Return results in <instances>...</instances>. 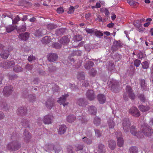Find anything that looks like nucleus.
Wrapping results in <instances>:
<instances>
[{
    "instance_id": "34",
    "label": "nucleus",
    "mask_w": 153,
    "mask_h": 153,
    "mask_svg": "<svg viewBox=\"0 0 153 153\" xmlns=\"http://www.w3.org/2000/svg\"><path fill=\"white\" fill-rule=\"evenodd\" d=\"M138 148L136 146H132L129 149L130 153H137Z\"/></svg>"
},
{
    "instance_id": "32",
    "label": "nucleus",
    "mask_w": 153,
    "mask_h": 153,
    "mask_svg": "<svg viewBox=\"0 0 153 153\" xmlns=\"http://www.w3.org/2000/svg\"><path fill=\"white\" fill-rule=\"evenodd\" d=\"M76 117L74 115H69L68 116L67 120L68 122L69 123H72L75 120Z\"/></svg>"
},
{
    "instance_id": "4",
    "label": "nucleus",
    "mask_w": 153,
    "mask_h": 153,
    "mask_svg": "<svg viewBox=\"0 0 153 153\" xmlns=\"http://www.w3.org/2000/svg\"><path fill=\"white\" fill-rule=\"evenodd\" d=\"M69 96L68 94H65L64 95H62L59 100H57L58 103L61 105H63L64 106L67 105L68 104V102H65L67 97Z\"/></svg>"
},
{
    "instance_id": "42",
    "label": "nucleus",
    "mask_w": 153,
    "mask_h": 153,
    "mask_svg": "<svg viewBox=\"0 0 153 153\" xmlns=\"http://www.w3.org/2000/svg\"><path fill=\"white\" fill-rule=\"evenodd\" d=\"M73 146L75 148V150L76 151L81 150L83 149V146L77 144L75 146Z\"/></svg>"
},
{
    "instance_id": "44",
    "label": "nucleus",
    "mask_w": 153,
    "mask_h": 153,
    "mask_svg": "<svg viewBox=\"0 0 153 153\" xmlns=\"http://www.w3.org/2000/svg\"><path fill=\"white\" fill-rule=\"evenodd\" d=\"M22 126L25 127H29V125L28 124V121L27 120L25 119H24L23 121L22 122Z\"/></svg>"
},
{
    "instance_id": "60",
    "label": "nucleus",
    "mask_w": 153,
    "mask_h": 153,
    "mask_svg": "<svg viewBox=\"0 0 153 153\" xmlns=\"http://www.w3.org/2000/svg\"><path fill=\"white\" fill-rule=\"evenodd\" d=\"M56 11L58 13L61 14L63 13L64 10L62 7H60L57 9Z\"/></svg>"
},
{
    "instance_id": "62",
    "label": "nucleus",
    "mask_w": 153,
    "mask_h": 153,
    "mask_svg": "<svg viewBox=\"0 0 153 153\" xmlns=\"http://www.w3.org/2000/svg\"><path fill=\"white\" fill-rule=\"evenodd\" d=\"M26 27L25 25H23L20 28L19 30L21 32H24L26 30Z\"/></svg>"
},
{
    "instance_id": "51",
    "label": "nucleus",
    "mask_w": 153,
    "mask_h": 153,
    "mask_svg": "<svg viewBox=\"0 0 153 153\" xmlns=\"http://www.w3.org/2000/svg\"><path fill=\"white\" fill-rule=\"evenodd\" d=\"M91 69V70L89 72V74L92 76H95L96 74L95 70L93 68Z\"/></svg>"
},
{
    "instance_id": "16",
    "label": "nucleus",
    "mask_w": 153,
    "mask_h": 153,
    "mask_svg": "<svg viewBox=\"0 0 153 153\" xmlns=\"http://www.w3.org/2000/svg\"><path fill=\"white\" fill-rule=\"evenodd\" d=\"M97 99L100 104H103L106 101L105 96L102 94L98 95L97 96Z\"/></svg>"
},
{
    "instance_id": "6",
    "label": "nucleus",
    "mask_w": 153,
    "mask_h": 153,
    "mask_svg": "<svg viewBox=\"0 0 153 153\" xmlns=\"http://www.w3.org/2000/svg\"><path fill=\"white\" fill-rule=\"evenodd\" d=\"M129 112L132 116L136 117H139L140 115V112L136 107H132L130 109Z\"/></svg>"
},
{
    "instance_id": "30",
    "label": "nucleus",
    "mask_w": 153,
    "mask_h": 153,
    "mask_svg": "<svg viewBox=\"0 0 153 153\" xmlns=\"http://www.w3.org/2000/svg\"><path fill=\"white\" fill-rule=\"evenodd\" d=\"M27 98L30 102H33L35 101L36 97L34 94H32L28 95Z\"/></svg>"
},
{
    "instance_id": "7",
    "label": "nucleus",
    "mask_w": 153,
    "mask_h": 153,
    "mask_svg": "<svg viewBox=\"0 0 153 153\" xmlns=\"http://www.w3.org/2000/svg\"><path fill=\"white\" fill-rule=\"evenodd\" d=\"M76 104L79 106L85 107L87 105L88 102L84 98L78 99L76 101Z\"/></svg>"
},
{
    "instance_id": "53",
    "label": "nucleus",
    "mask_w": 153,
    "mask_h": 153,
    "mask_svg": "<svg viewBox=\"0 0 153 153\" xmlns=\"http://www.w3.org/2000/svg\"><path fill=\"white\" fill-rule=\"evenodd\" d=\"M103 36V34L101 32L96 30V36L97 37L101 38Z\"/></svg>"
},
{
    "instance_id": "54",
    "label": "nucleus",
    "mask_w": 153,
    "mask_h": 153,
    "mask_svg": "<svg viewBox=\"0 0 153 153\" xmlns=\"http://www.w3.org/2000/svg\"><path fill=\"white\" fill-rule=\"evenodd\" d=\"M138 98L142 102H145L146 99L143 95L142 94H140L138 96Z\"/></svg>"
},
{
    "instance_id": "3",
    "label": "nucleus",
    "mask_w": 153,
    "mask_h": 153,
    "mask_svg": "<svg viewBox=\"0 0 153 153\" xmlns=\"http://www.w3.org/2000/svg\"><path fill=\"white\" fill-rule=\"evenodd\" d=\"M13 91V87L11 85H9L4 87L3 93L4 96L8 97L11 94Z\"/></svg>"
},
{
    "instance_id": "49",
    "label": "nucleus",
    "mask_w": 153,
    "mask_h": 153,
    "mask_svg": "<svg viewBox=\"0 0 153 153\" xmlns=\"http://www.w3.org/2000/svg\"><path fill=\"white\" fill-rule=\"evenodd\" d=\"M41 29H40L36 30L35 33V35L37 37L41 36Z\"/></svg>"
},
{
    "instance_id": "33",
    "label": "nucleus",
    "mask_w": 153,
    "mask_h": 153,
    "mask_svg": "<svg viewBox=\"0 0 153 153\" xmlns=\"http://www.w3.org/2000/svg\"><path fill=\"white\" fill-rule=\"evenodd\" d=\"M88 112L91 114L95 115L96 114L95 107L93 106H90L88 109Z\"/></svg>"
},
{
    "instance_id": "22",
    "label": "nucleus",
    "mask_w": 153,
    "mask_h": 153,
    "mask_svg": "<svg viewBox=\"0 0 153 153\" xmlns=\"http://www.w3.org/2000/svg\"><path fill=\"white\" fill-rule=\"evenodd\" d=\"M53 149L55 153H59L61 150V148L59 143H56L53 146Z\"/></svg>"
},
{
    "instance_id": "21",
    "label": "nucleus",
    "mask_w": 153,
    "mask_h": 153,
    "mask_svg": "<svg viewBox=\"0 0 153 153\" xmlns=\"http://www.w3.org/2000/svg\"><path fill=\"white\" fill-rule=\"evenodd\" d=\"M24 135L25 136V140L26 142L29 141L31 137V135L28 131H27L26 130L24 131Z\"/></svg>"
},
{
    "instance_id": "20",
    "label": "nucleus",
    "mask_w": 153,
    "mask_h": 153,
    "mask_svg": "<svg viewBox=\"0 0 153 153\" xmlns=\"http://www.w3.org/2000/svg\"><path fill=\"white\" fill-rule=\"evenodd\" d=\"M17 26L16 25H10L6 27V29L7 33H10L15 29H16Z\"/></svg>"
},
{
    "instance_id": "28",
    "label": "nucleus",
    "mask_w": 153,
    "mask_h": 153,
    "mask_svg": "<svg viewBox=\"0 0 153 153\" xmlns=\"http://www.w3.org/2000/svg\"><path fill=\"white\" fill-rule=\"evenodd\" d=\"M140 84L142 89L146 90L147 89V84L145 82L144 79L141 80L140 81Z\"/></svg>"
},
{
    "instance_id": "55",
    "label": "nucleus",
    "mask_w": 153,
    "mask_h": 153,
    "mask_svg": "<svg viewBox=\"0 0 153 153\" xmlns=\"http://www.w3.org/2000/svg\"><path fill=\"white\" fill-rule=\"evenodd\" d=\"M20 16L21 20L22 21H26L27 19V15L21 14Z\"/></svg>"
},
{
    "instance_id": "37",
    "label": "nucleus",
    "mask_w": 153,
    "mask_h": 153,
    "mask_svg": "<svg viewBox=\"0 0 153 153\" xmlns=\"http://www.w3.org/2000/svg\"><path fill=\"white\" fill-rule=\"evenodd\" d=\"M51 38L48 36H45L42 39L43 42L46 44L49 43L51 41Z\"/></svg>"
},
{
    "instance_id": "58",
    "label": "nucleus",
    "mask_w": 153,
    "mask_h": 153,
    "mask_svg": "<svg viewBox=\"0 0 153 153\" xmlns=\"http://www.w3.org/2000/svg\"><path fill=\"white\" fill-rule=\"evenodd\" d=\"M140 23H139V22L138 21L134 22V25L137 28L141 27V24Z\"/></svg>"
},
{
    "instance_id": "17",
    "label": "nucleus",
    "mask_w": 153,
    "mask_h": 153,
    "mask_svg": "<svg viewBox=\"0 0 153 153\" xmlns=\"http://www.w3.org/2000/svg\"><path fill=\"white\" fill-rule=\"evenodd\" d=\"M9 54L10 53L8 51L3 50L0 54V56L2 58L6 59L8 57Z\"/></svg>"
},
{
    "instance_id": "41",
    "label": "nucleus",
    "mask_w": 153,
    "mask_h": 153,
    "mask_svg": "<svg viewBox=\"0 0 153 153\" xmlns=\"http://www.w3.org/2000/svg\"><path fill=\"white\" fill-rule=\"evenodd\" d=\"M114 123L113 120H110L108 121V126L109 129L113 128L114 127Z\"/></svg>"
},
{
    "instance_id": "25",
    "label": "nucleus",
    "mask_w": 153,
    "mask_h": 153,
    "mask_svg": "<svg viewBox=\"0 0 153 153\" xmlns=\"http://www.w3.org/2000/svg\"><path fill=\"white\" fill-rule=\"evenodd\" d=\"M98 152L99 153H105L106 151L103 145L100 144L98 146Z\"/></svg>"
},
{
    "instance_id": "9",
    "label": "nucleus",
    "mask_w": 153,
    "mask_h": 153,
    "mask_svg": "<svg viewBox=\"0 0 153 153\" xmlns=\"http://www.w3.org/2000/svg\"><path fill=\"white\" fill-rule=\"evenodd\" d=\"M53 119V116L52 115H46L44 117L43 122L45 124H49L51 123Z\"/></svg>"
},
{
    "instance_id": "43",
    "label": "nucleus",
    "mask_w": 153,
    "mask_h": 153,
    "mask_svg": "<svg viewBox=\"0 0 153 153\" xmlns=\"http://www.w3.org/2000/svg\"><path fill=\"white\" fill-rule=\"evenodd\" d=\"M137 56L138 59H142L146 56V55L143 53L140 52L138 54Z\"/></svg>"
},
{
    "instance_id": "63",
    "label": "nucleus",
    "mask_w": 153,
    "mask_h": 153,
    "mask_svg": "<svg viewBox=\"0 0 153 153\" xmlns=\"http://www.w3.org/2000/svg\"><path fill=\"white\" fill-rule=\"evenodd\" d=\"M74 7L73 6H71L69 9V10L68 12V14H71L74 12Z\"/></svg>"
},
{
    "instance_id": "48",
    "label": "nucleus",
    "mask_w": 153,
    "mask_h": 153,
    "mask_svg": "<svg viewBox=\"0 0 153 153\" xmlns=\"http://www.w3.org/2000/svg\"><path fill=\"white\" fill-rule=\"evenodd\" d=\"M56 25L53 24H48L47 26V28L48 29L52 30L56 27Z\"/></svg>"
},
{
    "instance_id": "61",
    "label": "nucleus",
    "mask_w": 153,
    "mask_h": 153,
    "mask_svg": "<svg viewBox=\"0 0 153 153\" xmlns=\"http://www.w3.org/2000/svg\"><path fill=\"white\" fill-rule=\"evenodd\" d=\"M53 91L58 92L59 90V86L57 85H55L52 88Z\"/></svg>"
},
{
    "instance_id": "52",
    "label": "nucleus",
    "mask_w": 153,
    "mask_h": 153,
    "mask_svg": "<svg viewBox=\"0 0 153 153\" xmlns=\"http://www.w3.org/2000/svg\"><path fill=\"white\" fill-rule=\"evenodd\" d=\"M134 65L136 67H139L141 64V61L138 59H136L134 62Z\"/></svg>"
},
{
    "instance_id": "35",
    "label": "nucleus",
    "mask_w": 153,
    "mask_h": 153,
    "mask_svg": "<svg viewBox=\"0 0 153 153\" xmlns=\"http://www.w3.org/2000/svg\"><path fill=\"white\" fill-rule=\"evenodd\" d=\"M20 20H21L20 16L17 15L14 19H12V23L13 24H16Z\"/></svg>"
},
{
    "instance_id": "27",
    "label": "nucleus",
    "mask_w": 153,
    "mask_h": 153,
    "mask_svg": "<svg viewBox=\"0 0 153 153\" xmlns=\"http://www.w3.org/2000/svg\"><path fill=\"white\" fill-rule=\"evenodd\" d=\"M7 105L5 101H0V109L6 110L7 109Z\"/></svg>"
},
{
    "instance_id": "50",
    "label": "nucleus",
    "mask_w": 153,
    "mask_h": 153,
    "mask_svg": "<svg viewBox=\"0 0 153 153\" xmlns=\"http://www.w3.org/2000/svg\"><path fill=\"white\" fill-rule=\"evenodd\" d=\"M83 141L85 143H87V144H90L91 143V140L85 137L83 138Z\"/></svg>"
},
{
    "instance_id": "31",
    "label": "nucleus",
    "mask_w": 153,
    "mask_h": 153,
    "mask_svg": "<svg viewBox=\"0 0 153 153\" xmlns=\"http://www.w3.org/2000/svg\"><path fill=\"white\" fill-rule=\"evenodd\" d=\"M77 76L78 79L84 80L85 78V73L84 72H79L77 74Z\"/></svg>"
},
{
    "instance_id": "45",
    "label": "nucleus",
    "mask_w": 153,
    "mask_h": 153,
    "mask_svg": "<svg viewBox=\"0 0 153 153\" xmlns=\"http://www.w3.org/2000/svg\"><path fill=\"white\" fill-rule=\"evenodd\" d=\"M7 63L8 66V68L13 67L15 64V62L13 61H9L7 62Z\"/></svg>"
},
{
    "instance_id": "8",
    "label": "nucleus",
    "mask_w": 153,
    "mask_h": 153,
    "mask_svg": "<svg viewBox=\"0 0 153 153\" xmlns=\"http://www.w3.org/2000/svg\"><path fill=\"white\" fill-rule=\"evenodd\" d=\"M118 134V135L117 136V146L119 147H121L123 146L124 143V140L123 139L120 137L121 135L122 134L120 132H118L116 133V135H117V134Z\"/></svg>"
},
{
    "instance_id": "18",
    "label": "nucleus",
    "mask_w": 153,
    "mask_h": 153,
    "mask_svg": "<svg viewBox=\"0 0 153 153\" xmlns=\"http://www.w3.org/2000/svg\"><path fill=\"white\" fill-rule=\"evenodd\" d=\"M29 36V34L28 33L26 32L25 33L20 34L19 36V39L23 40H27Z\"/></svg>"
},
{
    "instance_id": "11",
    "label": "nucleus",
    "mask_w": 153,
    "mask_h": 153,
    "mask_svg": "<svg viewBox=\"0 0 153 153\" xmlns=\"http://www.w3.org/2000/svg\"><path fill=\"white\" fill-rule=\"evenodd\" d=\"M126 92L128 94L129 97L132 99H134L135 96L133 92V90L131 87L129 86H126Z\"/></svg>"
},
{
    "instance_id": "1",
    "label": "nucleus",
    "mask_w": 153,
    "mask_h": 153,
    "mask_svg": "<svg viewBox=\"0 0 153 153\" xmlns=\"http://www.w3.org/2000/svg\"><path fill=\"white\" fill-rule=\"evenodd\" d=\"M11 139L12 141L9 143L7 145V149L11 151H16L19 149L21 147V145L17 140V137H16L14 138L12 136Z\"/></svg>"
},
{
    "instance_id": "57",
    "label": "nucleus",
    "mask_w": 153,
    "mask_h": 153,
    "mask_svg": "<svg viewBox=\"0 0 153 153\" xmlns=\"http://www.w3.org/2000/svg\"><path fill=\"white\" fill-rule=\"evenodd\" d=\"M53 46L55 48L58 49L61 47V45L59 43H55L53 44Z\"/></svg>"
},
{
    "instance_id": "10",
    "label": "nucleus",
    "mask_w": 153,
    "mask_h": 153,
    "mask_svg": "<svg viewBox=\"0 0 153 153\" xmlns=\"http://www.w3.org/2000/svg\"><path fill=\"white\" fill-rule=\"evenodd\" d=\"M48 60L50 62H52L56 61L58 58L57 54L54 53H49L47 55Z\"/></svg>"
},
{
    "instance_id": "36",
    "label": "nucleus",
    "mask_w": 153,
    "mask_h": 153,
    "mask_svg": "<svg viewBox=\"0 0 153 153\" xmlns=\"http://www.w3.org/2000/svg\"><path fill=\"white\" fill-rule=\"evenodd\" d=\"M107 66L110 71H111L114 68V65L113 62L109 61L107 64Z\"/></svg>"
},
{
    "instance_id": "39",
    "label": "nucleus",
    "mask_w": 153,
    "mask_h": 153,
    "mask_svg": "<svg viewBox=\"0 0 153 153\" xmlns=\"http://www.w3.org/2000/svg\"><path fill=\"white\" fill-rule=\"evenodd\" d=\"M7 62L3 61L1 62L0 64L1 67L5 69H8Z\"/></svg>"
},
{
    "instance_id": "38",
    "label": "nucleus",
    "mask_w": 153,
    "mask_h": 153,
    "mask_svg": "<svg viewBox=\"0 0 153 153\" xmlns=\"http://www.w3.org/2000/svg\"><path fill=\"white\" fill-rule=\"evenodd\" d=\"M141 65L143 68L147 69L149 67V63L147 61H145L141 63Z\"/></svg>"
},
{
    "instance_id": "2",
    "label": "nucleus",
    "mask_w": 153,
    "mask_h": 153,
    "mask_svg": "<svg viewBox=\"0 0 153 153\" xmlns=\"http://www.w3.org/2000/svg\"><path fill=\"white\" fill-rule=\"evenodd\" d=\"M141 129L144 135L146 136L151 135L153 133L151 128L146 124L143 125L141 126Z\"/></svg>"
},
{
    "instance_id": "40",
    "label": "nucleus",
    "mask_w": 153,
    "mask_h": 153,
    "mask_svg": "<svg viewBox=\"0 0 153 153\" xmlns=\"http://www.w3.org/2000/svg\"><path fill=\"white\" fill-rule=\"evenodd\" d=\"M13 71L16 72H19L22 71H23V69L21 67L17 65L13 68Z\"/></svg>"
},
{
    "instance_id": "14",
    "label": "nucleus",
    "mask_w": 153,
    "mask_h": 153,
    "mask_svg": "<svg viewBox=\"0 0 153 153\" xmlns=\"http://www.w3.org/2000/svg\"><path fill=\"white\" fill-rule=\"evenodd\" d=\"M87 98L90 100H92L94 98V95L92 90L88 91L86 94Z\"/></svg>"
},
{
    "instance_id": "64",
    "label": "nucleus",
    "mask_w": 153,
    "mask_h": 153,
    "mask_svg": "<svg viewBox=\"0 0 153 153\" xmlns=\"http://www.w3.org/2000/svg\"><path fill=\"white\" fill-rule=\"evenodd\" d=\"M28 60L29 62H31L35 60V57L33 56H30L28 58Z\"/></svg>"
},
{
    "instance_id": "29",
    "label": "nucleus",
    "mask_w": 153,
    "mask_h": 153,
    "mask_svg": "<svg viewBox=\"0 0 153 153\" xmlns=\"http://www.w3.org/2000/svg\"><path fill=\"white\" fill-rule=\"evenodd\" d=\"M138 108L142 112L147 111L149 110V108L148 106H145L142 105L139 106Z\"/></svg>"
},
{
    "instance_id": "59",
    "label": "nucleus",
    "mask_w": 153,
    "mask_h": 153,
    "mask_svg": "<svg viewBox=\"0 0 153 153\" xmlns=\"http://www.w3.org/2000/svg\"><path fill=\"white\" fill-rule=\"evenodd\" d=\"M67 150L69 153H73V147L69 145L67 146Z\"/></svg>"
},
{
    "instance_id": "56",
    "label": "nucleus",
    "mask_w": 153,
    "mask_h": 153,
    "mask_svg": "<svg viewBox=\"0 0 153 153\" xmlns=\"http://www.w3.org/2000/svg\"><path fill=\"white\" fill-rule=\"evenodd\" d=\"M85 30L88 33L90 34L94 33L95 34H96V32L94 31V29L93 30V29L88 28L86 29Z\"/></svg>"
},
{
    "instance_id": "26",
    "label": "nucleus",
    "mask_w": 153,
    "mask_h": 153,
    "mask_svg": "<svg viewBox=\"0 0 153 153\" xmlns=\"http://www.w3.org/2000/svg\"><path fill=\"white\" fill-rule=\"evenodd\" d=\"M69 41L70 40L66 36H64L62 38L59 42L60 43L65 44L68 43Z\"/></svg>"
},
{
    "instance_id": "23",
    "label": "nucleus",
    "mask_w": 153,
    "mask_h": 153,
    "mask_svg": "<svg viewBox=\"0 0 153 153\" xmlns=\"http://www.w3.org/2000/svg\"><path fill=\"white\" fill-rule=\"evenodd\" d=\"M116 146V142L113 140H110L108 142V146L111 150L114 149Z\"/></svg>"
},
{
    "instance_id": "24",
    "label": "nucleus",
    "mask_w": 153,
    "mask_h": 153,
    "mask_svg": "<svg viewBox=\"0 0 153 153\" xmlns=\"http://www.w3.org/2000/svg\"><path fill=\"white\" fill-rule=\"evenodd\" d=\"M94 65V63L91 61L87 62L84 65L85 68L87 70H89L91 69Z\"/></svg>"
},
{
    "instance_id": "46",
    "label": "nucleus",
    "mask_w": 153,
    "mask_h": 153,
    "mask_svg": "<svg viewBox=\"0 0 153 153\" xmlns=\"http://www.w3.org/2000/svg\"><path fill=\"white\" fill-rule=\"evenodd\" d=\"M85 17L87 20L91 21V16L90 13H86L85 15Z\"/></svg>"
},
{
    "instance_id": "15",
    "label": "nucleus",
    "mask_w": 153,
    "mask_h": 153,
    "mask_svg": "<svg viewBox=\"0 0 153 153\" xmlns=\"http://www.w3.org/2000/svg\"><path fill=\"white\" fill-rule=\"evenodd\" d=\"M17 113L18 114L25 115L27 113V108L26 107H21L18 108Z\"/></svg>"
},
{
    "instance_id": "12",
    "label": "nucleus",
    "mask_w": 153,
    "mask_h": 153,
    "mask_svg": "<svg viewBox=\"0 0 153 153\" xmlns=\"http://www.w3.org/2000/svg\"><path fill=\"white\" fill-rule=\"evenodd\" d=\"M130 132L131 134L134 136H136L138 138H141L143 136L142 135H139L140 132H137V129L134 126H132L130 128Z\"/></svg>"
},
{
    "instance_id": "19",
    "label": "nucleus",
    "mask_w": 153,
    "mask_h": 153,
    "mask_svg": "<svg viewBox=\"0 0 153 153\" xmlns=\"http://www.w3.org/2000/svg\"><path fill=\"white\" fill-rule=\"evenodd\" d=\"M54 101L51 99H48L46 102L45 105L49 109H51L53 106Z\"/></svg>"
},
{
    "instance_id": "13",
    "label": "nucleus",
    "mask_w": 153,
    "mask_h": 153,
    "mask_svg": "<svg viewBox=\"0 0 153 153\" xmlns=\"http://www.w3.org/2000/svg\"><path fill=\"white\" fill-rule=\"evenodd\" d=\"M67 127L65 125H59L58 129V133L59 134H62L66 131Z\"/></svg>"
},
{
    "instance_id": "47",
    "label": "nucleus",
    "mask_w": 153,
    "mask_h": 153,
    "mask_svg": "<svg viewBox=\"0 0 153 153\" xmlns=\"http://www.w3.org/2000/svg\"><path fill=\"white\" fill-rule=\"evenodd\" d=\"M9 78L10 79L12 80L15 79H16L17 77V76L15 74H13V75H10V74H8Z\"/></svg>"
},
{
    "instance_id": "5",
    "label": "nucleus",
    "mask_w": 153,
    "mask_h": 153,
    "mask_svg": "<svg viewBox=\"0 0 153 153\" xmlns=\"http://www.w3.org/2000/svg\"><path fill=\"white\" fill-rule=\"evenodd\" d=\"M122 125L123 129L125 132L129 131L130 123L128 119H124L123 121Z\"/></svg>"
}]
</instances>
